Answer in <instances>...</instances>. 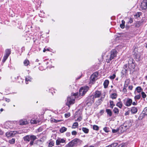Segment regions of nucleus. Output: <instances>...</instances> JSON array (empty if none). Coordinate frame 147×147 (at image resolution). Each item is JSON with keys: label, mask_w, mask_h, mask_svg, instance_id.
I'll use <instances>...</instances> for the list:
<instances>
[{"label": "nucleus", "mask_w": 147, "mask_h": 147, "mask_svg": "<svg viewBox=\"0 0 147 147\" xmlns=\"http://www.w3.org/2000/svg\"><path fill=\"white\" fill-rule=\"evenodd\" d=\"M103 130L105 132L107 133L109 131V128L108 127H105L103 128Z\"/></svg>", "instance_id": "obj_40"}, {"label": "nucleus", "mask_w": 147, "mask_h": 147, "mask_svg": "<svg viewBox=\"0 0 147 147\" xmlns=\"http://www.w3.org/2000/svg\"><path fill=\"white\" fill-rule=\"evenodd\" d=\"M128 65L127 64H126L123 67V68L124 70L125 71V73L127 71V69H128L127 68Z\"/></svg>", "instance_id": "obj_44"}, {"label": "nucleus", "mask_w": 147, "mask_h": 147, "mask_svg": "<svg viewBox=\"0 0 147 147\" xmlns=\"http://www.w3.org/2000/svg\"><path fill=\"white\" fill-rule=\"evenodd\" d=\"M145 115V114L143 113V112L142 111V113L138 117L139 120H142L143 118L144 117Z\"/></svg>", "instance_id": "obj_31"}, {"label": "nucleus", "mask_w": 147, "mask_h": 147, "mask_svg": "<svg viewBox=\"0 0 147 147\" xmlns=\"http://www.w3.org/2000/svg\"><path fill=\"white\" fill-rule=\"evenodd\" d=\"M98 75V73L97 72H96L92 74L90 77V82H94L97 79V77Z\"/></svg>", "instance_id": "obj_7"}, {"label": "nucleus", "mask_w": 147, "mask_h": 147, "mask_svg": "<svg viewBox=\"0 0 147 147\" xmlns=\"http://www.w3.org/2000/svg\"><path fill=\"white\" fill-rule=\"evenodd\" d=\"M78 123L77 122H75L74 123L72 126V128L75 129L77 127H78Z\"/></svg>", "instance_id": "obj_32"}, {"label": "nucleus", "mask_w": 147, "mask_h": 147, "mask_svg": "<svg viewBox=\"0 0 147 147\" xmlns=\"http://www.w3.org/2000/svg\"><path fill=\"white\" fill-rule=\"evenodd\" d=\"M60 121V120H55V119H54V122L55 123H57L58 122H59Z\"/></svg>", "instance_id": "obj_61"}, {"label": "nucleus", "mask_w": 147, "mask_h": 147, "mask_svg": "<svg viewBox=\"0 0 147 147\" xmlns=\"http://www.w3.org/2000/svg\"><path fill=\"white\" fill-rule=\"evenodd\" d=\"M23 63L25 66H27L29 65L30 62L28 59H26L24 61Z\"/></svg>", "instance_id": "obj_26"}, {"label": "nucleus", "mask_w": 147, "mask_h": 147, "mask_svg": "<svg viewBox=\"0 0 147 147\" xmlns=\"http://www.w3.org/2000/svg\"><path fill=\"white\" fill-rule=\"evenodd\" d=\"M136 90L138 93H139L141 92L142 89L139 86L136 88Z\"/></svg>", "instance_id": "obj_38"}, {"label": "nucleus", "mask_w": 147, "mask_h": 147, "mask_svg": "<svg viewBox=\"0 0 147 147\" xmlns=\"http://www.w3.org/2000/svg\"><path fill=\"white\" fill-rule=\"evenodd\" d=\"M128 88L130 90H131L133 88V86H129L128 87Z\"/></svg>", "instance_id": "obj_57"}, {"label": "nucleus", "mask_w": 147, "mask_h": 147, "mask_svg": "<svg viewBox=\"0 0 147 147\" xmlns=\"http://www.w3.org/2000/svg\"><path fill=\"white\" fill-rule=\"evenodd\" d=\"M36 136L34 135H28L24 136L23 139L25 141L29 142L30 141V146H32L34 143V141L37 139Z\"/></svg>", "instance_id": "obj_2"}, {"label": "nucleus", "mask_w": 147, "mask_h": 147, "mask_svg": "<svg viewBox=\"0 0 147 147\" xmlns=\"http://www.w3.org/2000/svg\"><path fill=\"white\" fill-rule=\"evenodd\" d=\"M141 97V96L140 94L134 97V99L136 100L139 99Z\"/></svg>", "instance_id": "obj_42"}, {"label": "nucleus", "mask_w": 147, "mask_h": 147, "mask_svg": "<svg viewBox=\"0 0 147 147\" xmlns=\"http://www.w3.org/2000/svg\"><path fill=\"white\" fill-rule=\"evenodd\" d=\"M104 98V97L102 96L100 99H98L96 102L95 104L97 107L101 104Z\"/></svg>", "instance_id": "obj_15"}, {"label": "nucleus", "mask_w": 147, "mask_h": 147, "mask_svg": "<svg viewBox=\"0 0 147 147\" xmlns=\"http://www.w3.org/2000/svg\"><path fill=\"white\" fill-rule=\"evenodd\" d=\"M94 98L93 95H91L87 97L86 100V102L87 105L88 106L91 105L94 103Z\"/></svg>", "instance_id": "obj_4"}, {"label": "nucleus", "mask_w": 147, "mask_h": 147, "mask_svg": "<svg viewBox=\"0 0 147 147\" xmlns=\"http://www.w3.org/2000/svg\"><path fill=\"white\" fill-rule=\"evenodd\" d=\"M116 73H113L112 76H111V79H113L116 77Z\"/></svg>", "instance_id": "obj_49"}, {"label": "nucleus", "mask_w": 147, "mask_h": 147, "mask_svg": "<svg viewBox=\"0 0 147 147\" xmlns=\"http://www.w3.org/2000/svg\"><path fill=\"white\" fill-rule=\"evenodd\" d=\"M130 80L129 79H127L125 81L124 86L125 87H127L129 84Z\"/></svg>", "instance_id": "obj_27"}, {"label": "nucleus", "mask_w": 147, "mask_h": 147, "mask_svg": "<svg viewBox=\"0 0 147 147\" xmlns=\"http://www.w3.org/2000/svg\"><path fill=\"white\" fill-rule=\"evenodd\" d=\"M138 51V48L135 47L134 48V58L137 61H139L140 60L141 53L140 51Z\"/></svg>", "instance_id": "obj_3"}, {"label": "nucleus", "mask_w": 147, "mask_h": 147, "mask_svg": "<svg viewBox=\"0 0 147 147\" xmlns=\"http://www.w3.org/2000/svg\"><path fill=\"white\" fill-rule=\"evenodd\" d=\"M40 120L39 119H32L30 121V123L32 124H36L40 122Z\"/></svg>", "instance_id": "obj_18"}, {"label": "nucleus", "mask_w": 147, "mask_h": 147, "mask_svg": "<svg viewBox=\"0 0 147 147\" xmlns=\"http://www.w3.org/2000/svg\"><path fill=\"white\" fill-rule=\"evenodd\" d=\"M82 141L79 139L76 138L66 144L65 147H76L80 144Z\"/></svg>", "instance_id": "obj_1"}, {"label": "nucleus", "mask_w": 147, "mask_h": 147, "mask_svg": "<svg viewBox=\"0 0 147 147\" xmlns=\"http://www.w3.org/2000/svg\"><path fill=\"white\" fill-rule=\"evenodd\" d=\"M66 135L67 136H69L70 135V133L69 132H67L66 133Z\"/></svg>", "instance_id": "obj_60"}, {"label": "nucleus", "mask_w": 147, "mask_h": 147, "mask_svg": "<svg viewBox=\"0 0 147 147\" xmlns=\"http://www.w3.org/2000/svg\"><path fill=\"white\" fill-rule=\"evenodd\" d=\"M101 94V92L100 91H96L94 93V95L93 96L94 98H98L99 97Z\"/></svg>", "instance_id": "obj_17"}, {"label": "nucleus", "mask_w": 147, "mask_h": 147, "mask_svg": "<svg viewBox=\"0 0 147 147\" xmlns=\"http://www.w3.org/2000/svg\"><path fill=\"white\" fill-rule=\"evenodd\" d=\"M142 24V23L140 21L137 22L135 24V26L137 27H139Z\"/></svg>", "instance_id": "obj_34"}, {"label": "nucleus", "mask_w": 147, "mask_h": 147, "mask_svg": "<svg viewBox=\"0 0 147 147\" xmlns=\"http://www.w3.org/2000/svg\"><path fill=\"white\" fill-rule=\"evenodd\" d=\"M140 8L143 10H147V0H144L142 2Z\"/></svg>", "instance_id": "obj_8"}, {"label": "nucleus", "mask_w": 147, "mask_h": 147, "mask_svg": "<svg viewBox=\"0 0 147 147\" xmlns=\"http://www.w3.org/2000/svg\"><path fill=\"white\" fill-rule=\"evenodd\" d=\"M116 105L119 107V108H121L123 106V104L121 101L117 102L116 104Z\"/></svg>", "instance_id": "obj_33"}, {"label": "nucleus", "mask_w": 147, "mask_h": 147, "mask_svg": "<svg viewBox=\"0 0 147 147\" xmlns=\"http://www.w3.org/2000/svg\"><path fill=\"white\" fill-rule=\"evenodd\" d=\"M132 105H137V102H132Z\"/></svg>", "instance_id": "obj_59"}, {"label": "nucleus", "mask_w": 147, "mask_h": 147, "mask_svg": "<svg viewBox=\"0 0 147 147\" xmlns=\"http://www.w3.org/2000/svg\"><path fill=\"white\" fill-rule=\"evenodd\" d=\"M88 89L89 87L87 86L81 87L79 91V95L80 96H83L88 91Z\"/></svg>", "instance_id": "obj_5"}, {"label": "nucleus", "mask_w": 147, "mask_h": 147, "mask_svg": "<svg viewBox=\"0 0 147 147\" xmlns=\"http://www.w3.org/2000/svg\"><path fill=\"white\" fill-rule=\"evenodd\" d=\"M8 57H7L5 55L4 56L3 59L2 60V61L3 62V63H4L5 62V61L6 60V59H7Z\"/></svg>", "instance_id": "obj_46"}, {"label": "nucleus", "mask_w": 147, "mask_h": 147, "mask_svg": "<svg viewBox=\"0 0 147 147\" xmlns=\"http://www.w3.org/2000/svg\"><path fill=\"white\" fill-rule=\"evenodd\" d=\"M104 110H101L99 112V113L100 115H102L104 112Z\"/></svg>", "instance_id": "obj_54"}, {"label": "nucleus", "mask_w": 147, "mask_h": 147, "mask_svg": "<svg viewBox=\"0 0 147 147\" xmlns=\"http://www.w3.org/2000/svg\"><path fill=\"white\" fill-rule=\"evenodd\" d=\"M129 114V113L128 112H126L125 113V115H127Z\"/></svg>", "instance_id": "obj_63"}, {"label": "nucleus", "mask_w": 147, "mask_h": 147, "mask_svg": "<svg viewBox=\"0 0 147 147\" xmlns=\"http://www.w3.org/2000/svg\"><path fill=\"white\" fill-rule=\"evenodd\" d=\"M5 55L8 57L11 53V50L10 49H7L5 50Z\"/></svg>", "instance_id": "obj_22"}, {"label": "nucleus", "mask_w": 147, "mask_h": 147, "mask_svg": "<svg viewBox=\"0 0 147 147\" xmlns=\"http://www.w3.org/2000/svg\"><path fill=\"white\" fill-rule=\"evenodd\" d=\"M47 50V49H44V50H43V52H45Z\"/></svg>", "instance_id": "obj_64"}, {"label": "nucleus", "mask_w": 147, "mask_h": 147, "mask_svg": "<svg viewBox=\"0 0 147 147\" xmlns=\"http://www.w3.org/2000/svg\"><path fill=\"white\" fill-rule=\"evenodd\" d=\"M5 100L6 102H9L10 101V100L9 99H8L7 98H5Z\"/></svg>", "instance_id": "obj_58"}, {"label": "nucleus", "mask_w": 147, "mask_h": 147, "mask_svg": "<svg viewBox=\"0 0 147 147\" xmlns=\"http://www.w3.org/2000/svg\"><path fill=\"white\" fill-rule=\"evenodd\" d=\"M125 126L123 124L121 125V126L118 128L120 132L122 133L125 131L127 129L125 127Z\"/></svg>", "instance_id": "obj_11"}, {"label": "nucleus", "mask_w": 147, "mask_h": 147, "mask_svg": "<svg viewBox=\"0 0 147 147\" xmlns=\"http://www.w3.org/2000/svg\"><path fill=\"white\" fill-rule=\"evenodd\" d=\"M128 62L129 65H131V67L132 68L134 69L135 68V61L133 58H130L128 61Z\"/></svg>", "instance_id": "obj_9"}, {"label": "nucleus", "mask_w": 147, "mask_h": 147, "mask_svg": "<svg viewBox=\"0 0 147 147\" xmlns=\"http://www.w3.org/2000/svg\"><path fill=\"white\" fill-rule=\"evenodd\" d=\"M16 133V131H11L8 133H7V137H9V136H13Z\"/></svg>", "instance_id": "obj_20"}, {"label": "nucleus", "mask_w": 147, "mask_h": 147, "mask_svg": "<svg viewBox=\"0 0 147 147\" xmlns=\"http://www.w3.org/2000/svg\"><path fill=\"white\" fill-rule=\"evenodd\" d=\"M131 111L132 113L135 114L137 112L138 110L137 108L134 107L131 108Z\"/></svg>", "instance_id": "obj_21"}, {"label": "nucleus", "mask_w": 147, "mask_h": 147, "mask_svg": "<svg viewBox=\"0 0 147 147\" xmlns=\"http://www.w3.org/2000/svg\"><path fill=\"white\" fill-rule=\"evenodd\" d=\"M39 147L43 146V142L40 140H37L35 143Z\"/></svg>", "instance_id": "obj_16"}, {"label": "nucleus", "mask_w": 147, "mask_h": 147, "mask_svg": "<svg viewBox=\"0 0 147 147\" xmlns=\"http://www.w3.org/2000/svg\"><path fill=\"white\" fill-rule=\"evenodd\" d=\"M93 128L94 130L97 131L98 130V127L96 125H94L93 126Z\"/></svg>", "instance_id": "obj_41"}, {"label": "nucleus", "mask_w": 147, "mask_h": 147, "mask_svg": "<svg viewBox=\"0 0 147 147\" xmlns=\"http://www.w3.org/2000/svg\"><path fill=\"white\" fill-rule=\"evenodd\" d=\"M82 131L85 134H87L88 133L89 130L88 129L86 128L83 127L82 128Z\"/></svg>", "instance_id": "obj_25"}, {"label": "nucleus", "mask_w": 147, "mask_h": 147, "mask_svg": "<svg viewBox=\"0 0 147 147\" xmlns=\"http://www.w3.org/2000/svg\"><path fill=\"white\" fill-rule=\"evenodd\" d=\"M15 138H12L9 140V142L11 144H14L15 143Z\"/></svg>", "instance_id": "obj_35"}, {"label": "nucleus", "mask_w": 147, "mask_h": 147, "mask_svg": "<svg viewBox=\"0 0 147 147\" xmlns=\"http://www.w3.org/2000/svg\"><path fill=\"white\" fill-rule=\"evenodd\" d=\"M123 124L126 126H125V127L127 129L129 128L131 126L132 123L131 121L129 120L125 121Z\"/></svg>", "instance_id": "obj_10"}, {"label": "nucleus", "mask_w": 147, "mask_h": 147, "mask_svg": "<svg viewBox=\"0 0 147 147\" xmlns=\"http://www.w3.org/2000/svg\"><path fill=\"white\" fill-rule=\"evenodd\" d=\"M112 132L113 133H117V132H119L118 128L117 129H113L112 130Z\"/></svg>", "instance_id": "obj_43"}, {"label": "nucleus", "mask_w": 147, "mask_h": 147, "mask_svg": "<svg viewBox=\"0 0 147 147\" xmlns=\"http://www.w3.org/2000/svg\"><path fill=\"white\" fill-rule=\"evenodd\" d=\"M71 134L73 135L76 136L77 134V132L75 131H73L71 132Z\"/></svg>", "instance_id": "obj_50"}, {"label": "nucleus", "mask_w": 147, "mask_h": 147, "mask_svg": "<svg viewBox=\"0 0 147 147\" xmlns=\"http://www.w3.org/2000/svg\"><path fill=\"white\" fill-rule=\"evenodd\" d=\"M106 111L107 112V114L109 116H110V109H107Z\"/></svg>", "instance_id": "obj_48"}, {"label": "nucleus", "mask_w": 147, "mask_h": 147, "mask_svg": "<svg viewBox=\"0 0 147 147\" xmlns=\"http://www.w3.org/2000/svg\"><path fill=\"white\" fill-rule=\"evenodd\" d=\"M117 53V52L115 50L113 49L111 51V60L116 57Z\"/></svg>", "instance_id": "obj_12"}, {"label": "nucleus", "mask_w": 147, "mask_h": 147, "mask_svg": "<svg viewBox=\"0 0 147 147\" xmlns=\"http://www.w3.org/2000/svg\"><path fill=\"white\" fill-rule=\"evenodd\" d=\"M141 15V12H137V13L134 15V16L135 18H137V17H139Z\"/></svg>", "instance_id": "obj_36"}, {"label": "nucleus", "mask_w": 147, "mask_h": 147, "mask_svg": "<svg viewBox=\"0 0 147 147\" xmlns=\"http://www.w3.org/2000/svg\"><path fill=\"white\" fill-rule=\"evenodd\" d=\"M118 143L117 142H114L111 144V147H115L118 145Z\"/></svg>", "instance_id": "obj_39"}, {"label": "nucleus", "mask_w": 147, "mask_h": 147, "mask_svg": "<svg viewBox=\"0 0 147 147\" xmlns=\"http://www.w3.org/2000/svg\"><path fill=\"white\" fill-rule=\"evenodd\" d=\"M133 18H131L129 19V21L128 22L129 23H130V24L131 23L133 22Z\"/></svg>", "instance_id": "obj_53"}, {"label": "nucleus", "mask_w": 147, "mask_h": 147, "mask_svg": "<svg viewBox=\"0 0 147 147\" xmlns=\"http://www.w3.org/2000/svg\"><path fill=\"white\" fill-rule=\"evenodd\" d=\"M117 93H115L111 94V98L112 99H115L117 98Z\"/></svg>", "instance_id": "obj_24"}, {"label": "nucleus", "mask_w": 147, "mask_h": 147, "mask_svg": "<svg viewBox=\"0 0 147 147\" xmlns=\"http://www.w3.org/2000/svg\"><path fill=\"white\" fill-rule=\"evenodd\" d=\"M113 111L115 114H117L119 113L118 109L117 108L115 107L113 109Z\"/></svg>", "instance_id": "obj_37"}, {"label": "nucleus", "mask_w": 147, "mask_h": 147, "mask_svg": "<svg viewBox=\"0 0 147 147\" xmlns=\"http://www.w3.org/2000/svg\"><path fill=\"white\" fill-rule=\"evenodd\" d=\"M65 140L63 139L59 138L56 141V144L57 145H59L61 143H64Z\"/></svg>", "instance_id": "obj_14"}, {"label": "nucleus", "mask_w": 147, "mask_h": 147, "mask_svg": "<svg viewBox=\"0 0 147 147\" xmlns=\"http://www.w3.org/2000/svg\"><path fill=\"white\" fill-rule=\"evenodd\" d=\"M3 134V132L1 131V130L0 129V135H2Z\"/></svg>", "instance_id": "obj_62"}, {"label": "nucleus", "mask_w": 147, "mask_h": 147, "mask_svg": "<svg viewBox=\"0 0 147 147\" xmlns=\"http://www.w3.org/2000/svg\"><path fill=\"white\" fill-rule=\"evenodd\" d=\"M82 119V118L81 117H78L77 119V121H81Z\"/></svg>", "instance_id": "obj_56"}, {"label": "nucleus", "mask_w": 147, "mask_h": 147, "mask_svg": "<svg viewBox=\"0 0 147 147\" xmlns=\"http://www.w3.org/2000/svg\"><path fill=\"white\" fill-rule=\"evenodd\" d=\"M109 83V81L108 80H106L104 82L103 85L105 88H107Z\"/></svg>", "instance_id": "obj_23"}, {"label": "nucleus", "mask_w": 147, "mask_h": 147, "mask_svg": "<svg viewBox=\"0 0 147 147\" xmlns=\"http://www.w3.org/2000/svg\"><path fill=\"white\" fill-rule=\"evenodd\" d=\"M67 129V128L64 127H62L60 129V131L61 133H63Z\"/></svg>", "instance_id": "obj_28"}, {"label": "nucleus", "mask_w": 147, "mask_h": 147, "mask_svg": "<svg viewBox=\"0 0 147 147\" xmlns=\"http://www.w3.org/2000/svg\"><path fill=\"white\" fill-rule=\"evenodd\" d=\"M127 87H125L124 86V87H123V90H122V91H123V92L124 93H125V92H126L127 91V90H126V88Z\"/></svg>", "instance_id": "obj_51"}, {"label": "nucleus", "mask_w": 147, "mask_h": 147, "mask_svg": "<svg viewBox=\"0 0 147 147\" xmlns=\"http://www.w3.org/2000/svg\"><path fill=\"white\" fill-rule=\"evenodd\" d=\"M110 61V57L109 58V59H107L106 60V62L107 63H109Z\"/></svg>", "instance_id": "obj_55"}, {"label": "nucleus", "mask_w": 147, "mask_h": 147, "mask_svg": "<svg viewBox=\"0 0 147 147\" xmlns=\"http://www.w3.org/2000/svg\"><path fill=\"white\" fill-rule=\"evenodd\" d=\"M75 99L73 96L68 97L67 99V102H66V105L69 107L70 105L73 104L74 103Z\"/></svg>", "instance_id": "obj_6"}, {"label": "nucleus", "mask_w": 147, "mask_h": 147, "mask_svg": "<svg viewBox=\"0 0 147 147\" xmlns=\"http://www.w3.org/2000/svg\"><path fill=\"white\" fill-rule=\"evenodd\" d=\"M32 80V78L30 76H27L26 78V84H28L27 82L28 81H31Z\"/></svg>", "instance_id": "obj_29"}, {"label": "nucleus", "mask_w": 147, "mask_h": 147, "mask_svg": "<svg viewBox=\"0 0 147 147\" xmlns=\"http://www.w3.org/2000/svg\"><path fill=\"white\" fill-rule=\"evenodd\" d=\"M122 23L120 24V27L122 29H123L125 27V22L124 20H122L121 21Z\"/></svg>", "instance_id": "obj_30"}, {"label": "nucleus", "mask_w": 147, "mask_h": 147, "mask_svg": "<svg viewBox=\"0 0 147 147\" xmlns=\"http://www.w3.org/2000/svg\"><path fill=\"white\" fill-rule=\"evenodd\" d=\"M20 125H23L28 124V122L26 119H21L19 121Z\"/></svg>", "instance_id": "obj_19"}, {"label": "nucleus", "mask_w": 147, "mask_h": 147, "mask_svg": "<svg viewBox=\"0 0 147 147\" xmlns=\"http://www.w3.org/2000/svg\"><path fill=\"white\" fill-rule=\"evenodd\" d=\"M132 102V100L131 99L127 98L126 100V102L125 104L126 106L129 107L131 105Z\"/></svg>", "instance_id": "obj_13"}, {"label": "nucleus", "mask_w": 147, "mask_h": 147, "mask_svg": "<svg viewBox=\"0 0 147 147\" xmlns=\"http://www.w3.org/2000/svg\"><path fill=\"white\" fill-rule=\"evenodd\" d=\"M65 116L66 118H67L70 116V114L69 113H65Z\"/></svg>", "instance_id": "obj_52"}, {"label": "nucleus", "mask_w": 147, "mask_h": 147, "mask_svg": "<svg viewBox=\"0 0 147 147\" xmlns=\"http://www.w3.org/2000/svg\"><path fill=\"white\" fill-rule=\"evenodd\" d=\"M142 97L143 98H145L146 96V95L144 92H142L141 93Z\"/></svg>", "instance_id": "obj_47"}, {"label": "nucleus", "mask_w": 147, "mask_h": 147, "mask_svg": "<svg viewBox=\"0 0 147 147\" xmlns=\"http://www.w3.org/2000/svg\"><path fill=\"white\" fill-rule=\"evenodd\" d=\"M54 142L53 141H51L50 142L49 144V146L50 147H52V146H54Z\"/></svg>", "instance_id": "obj_45"}]
</instances>
